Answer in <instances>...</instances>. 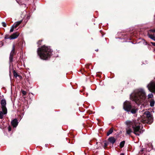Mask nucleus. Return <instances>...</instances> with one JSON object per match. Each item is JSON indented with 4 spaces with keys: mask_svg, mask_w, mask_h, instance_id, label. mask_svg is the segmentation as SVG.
<instances>
[{
    "mask_svg": "<svg viewBox=\"0 0 155 155\" xmlns=\"http://www.w3.org/2000/svg\"><path fill=\"white\" fill-rule=\"evenodd\" d=\"M130 98L138 104L142 103L145 99L146 93L143 89L140 88L135 91L130 95Z\"/></svg>",
    "mask_w": 155,
    "mask_h": 155,
    "instance_id": "nucleus-1",
    "label": "nucleus"
},
{
    "mask_svg": "<svg viewBox=\"0 0 155 155\" xmlns=\"http://www.w3.org/2000/svg\"><path fill=\"white\" fill-rule=\"evenodd\" d=\"M52 51L48 46L43 45L38 49L37 53L40 58L43 60H47L49 58Z\"/></svg>",
    "mask_w": 155,
    "mask_h": 155,
    "instance_id": "nucleus-2",
    "label": "nucleus"
},
{
    "mask_svg": "<svg viewBox=\"0 0 155 155\" xmlns=\"http://www.w3.org/2000/svg\"><path fill=\"white\" fill-rule=\"evenodd\" d=\"M134 122L132 125L134 133L137 136H139L143 132L140 127V124L138 123L136 121H132Z\"/></svg>",
    "mask_w": 155,
    "mask_h": 155,
    "instance_id": "nucleus-3",
    "label": "nucleus"
},
{
    "mask_svg": "<svg viewBox=\"0 0 155 155\" xmlns=\"http://www.w3.org/2000/svg\"><path fill=\"white\" fill-rule=\"evenodd\" d=\"M125 124L127 125L126 128V135H130L131 133L133 132V130L131 128L132 125L134 122L132 121L127 120L125 122Z\"/></svg>",
    "mask_w": 155,
    "mask_h": 155,
    "instance_id": "nucleus-4",
    "label": "nucleus"
},
{
    "mask_svg": "<svg viewBox=\"0 0 155 155\" xmlns=\"http://www.w3.org/2000/svg\"><path fill=\"white\" fill-rule=\"evenodd\" d=\"M132 106L130 103L129 101H126L124 103L123 108L127 112L130 111Z\"/></svg>",
    "mask_w": 155,
    "mask_h": 155,
    "instance_id": "nucleus-5",
    "label": "nucleus"
},
{
    "mask_svg": "<svg viewBox=\"0 0 155 155\" xmlns=\"http://www.w3.org/2000/svg\"><path fill=\"white\" fill-rule=\"evenodd\" d=\"M15 46L14 45H13L12 46V50L11 52L10 53V55L9 57V61L10 62H11L13 61V56L15 54Z\"/></svg>",
    "mask_w": 155,
    "mask_h": 155,
    "instance_id": "nucleus-6",
    "label": "nucleus"
},
{
    "mask_svg": "<svg viewBox=\"0 0 155 155\" xmlns=\"http://www.w3.org/2000/svg\"><path fill=\"white\" fill-rule=\"evenodd\" d=\"M151 32H155V29L150 30L148 32V35L149 37L155 41V36L153 35L150 34Z\"/></svg>",
    "mask_w": 155,
    "mask_h": 155,
    "instance_id": "nucleus-7",
    "label": "nucleus"
},
{
    "mask_svg": "<svg viewBox=\"0 0 155 155\" xmlns=\"http://www.w3.org/2000/svg\"><path fill=\"white\" fill-rule=\"evenodd\" d=\"M19 35V33L18 32H16L13 33L10 36L9 39L12 40L17 38Z\"/></svg>",
    "mask_w": 155,
    "mask_h": 155,
    "instance_id": "nucleus-8",
    "label": "nucleus"
},
{
    "mask_svg": "<svg viewBox=\"0 0 155 155\" xmlns=\"http://www.w3.org/2000/svg\"><path fill=\"white\" fill-rule=\"evenodd\" d=\"M143 116L144 117H146L148 120L151 119L150 113L148 111L145 112Z\"/></svg>",
    "mask_w": 155,
    "mask_h": 155,
    "instance_id": "nucleus-9",
    "label": "nucleus"
},
{
    "mask_svg": "<svg viewBox=\"0 0 155 155\" xmlns=\"http://www.w3.org/2000/svg\"><path fill=\"white\" fill-rule=\"evenodd\" d=\"M1 104L2 110H7L6 107V101L5 100H2L1 101Z\"/></svg>",
    "mask_w": 155,
    "mask_h": 155,
    "instance_id": "nucleus-10",
    "label": "nucleus"
},
{
    "mask_svg": "<svg viewBox=\"0 0 155 155\" xmlns=\"http://www.w3.org/2000/svg\"><path fill=\"white\" fill-rule=\"evenodd\" d=\"M7 113V110H2L0 111V119L3 118L4 115H5Z\"/></svg>",
    "mask_w": 155,
    "mask_h": 155,
    "instance_id": "nucleus-11",
    "label": "nucleus"
},
{
    "mask_svg": "<svg viewBox=\"0 0 155 155\" xmlns=\"http://www.w3.org/2000/svg\"><path fill=\"white\" fill-rule=\"evenodd\" d=\"M117 138H114V137H110L108 138V141L110 143L113 144L116 142Z\"/></svg>",
    "mask_w": 155,
    "mask_h": 155,
    "instance_id": "nucleus-12",
    "label": "nucleus"
},
{
    "mask_svg": "<svg viewBox=\"0 0 155 155\" xmlns=\"http://www.w3.org/2000/svg\"><path fill=\"white\" fill-rule=\"evenodd\" d=\"M137 111V108L136 107L132 106L130 109V112L133 114H134L136 113Z\"/></svg>",
    "mask_w": 155,
    "mask_h": 155,
    "instance_id": "nucleus-13",
    "label": "nucleus"
},
{
    "mask_svg": "<svg viewBox=\"0 0 155 155\" xmlns=\"http://www.w3.org/2000/svg\"><path fill=\"white\" fill-rule=\"evenodd\" d=\"M12 126L14 127H16L18 124V122L16 119H14L11 122Z\"/></svg>",
    "mask_w": 155,
    "mask_h": 155,
    "instance_id": "nucleus-14",
    "label": "nucleus"
},
{
    "mask_svg": "<svg viewBox=\"0 0 155 155\" xmlns=\"http://www.w3.org/2000/svg\"><path fill=\"white\" fill-rule=\"evenodd\" d=\"M22 22V20L15 22L13 25V27L16 28L18 25H19Z\"/></svg>",
    "mask_w": 155,
    "mask_h": 155,
    "instance_id": "nucleus-15",
    "label": "nucleus"
},
{
    "mask_svg": "<svg viewBox=\"0 0 155 155\" xmlns=\"http://www.w3.org/2000/svg\"><path fill=\"white\" fill-rule=\"evenodd\" d=\"M155 101L153 99H152L150 101V105L151 107H153L154 106Z\"/></svg>",
    "mask_w": 155,
    "mask_h": 155,
    "instance_id": "nucleus-16",
    "label": "nucleus"
},
{
    "mask_svg": "<svg viewBox=\"0 0 155 155\" xmlns=\"http://www.w3.org/2000/svg\"><path fill=\"white\" fill-rule=\"evenodd\" d=\"M113 132V129L112 128H110L109 131L107 133V136H108L110 134H111Z\"/></svg>",
    "mask_w": 155,
    "mask_h": 155,
    "instance_id": "nucleus-17",
    "label": "nucleus"
},
{
    "mask_svg": "<svg viewBox=\"0 0 155 155\" xmlns=\"http://www.w3.org/2000/svg\"><path fill=\"white\" fill-rule=\"evenodd\" d=\"M124 143H125V141H122L120 143V147L121 148L123 147L124 146Z\"/></svg>",
    "mask_w": 155,
    "mask_h": 155,
    "instance_id": "nucleus-18",
    "label": "nucleus"
},
{
    "mask_svg": "<svg viewBox=\"0 0 155 155\" xmlns=\"http://www.w3.org/2000/svg\"><path fill=\"white\" fill-rule=\"evenodd\" d=\"M153 97V95L152 93L148 94L147 96V97L148 99L152 98Z\"/></svg>",
    "mask_w": 155,
    "mask_h": 155,
    "instance_id": "nucleus-19",
    "label": "nucleus"
},
{
    "mask_svg": "<svg viewBox=\"0 0 155 155\" xmlns=\"http://www.w3.org/2000/svg\"><path fill=\"white\" fill-rule=\"evenodd\" d=\"M148 146L150 148V149H152L153 147V146H152V143H149L148 145Z\"/></svg>",
    "mask_w": 155,
    "mask_h": 155,
    "instance_id": "nucleus-20",
    "label": "nucleus"
},
{
    "mask_svg": "<svg viewBox=\"0 0 155 155\" xmlns=\"http://www.w3.org/2000/svg\"><path fill=\"white\" fill-rule=\"evenodd\" d=\"M15 28L13 27V26L12 27L10 30V32H12L14 31V28Z\"/></svg>",
    "mask_w": 155,
    "mask_h": 155,
    "instance_id": "nucleus-21",
    "label": "nucleus"
},
{
    "mask_svg": "<svg viewBox=\"0 0 155 155\" xmlns=\"http://www.w3.org/2000/svg\"><path fill=\"white\" fill-rule=\"evenodd\" d=\"M2 26L4 27H6V23L4 22H2Z\"/></svg>",
    "mask_w": 155,
    "mask_h": 155,
    "instance_id": "nucleus-22",
    "label": "nucleus"
},
{
    "mask_svg": "<svg viewBox=\"0 0 155 155\" xmlns=\"http://www.w3.org/2000/svg\"><path fill=\"white\" fill-rule=\"evenodd\" d=\"M14 75L15 77H17L18 76V74L16 72H14Z\"/></svg>",
    "mask_w": 155,
    "mask_h": 155,
    "instance_id": "nucleus-23",
    "label": "nucleus"
},
{
    "mask_svg": "<svg viewBox=\"0 0 155 155\" xmlns=\"http://www.w3.org/2000/svg\"><path fill=\"white\" fill-rule=\"evenodd\" d=\"M144 150H145V149H142L140 150V153H142Z\"/></svg>",
    "mask_w": 155,
    "mask_h": 155,
    "instance_id": "nucleus-24",
    "label": "nucleus"
},
{
    "mask_svg": "<svg viewBox=\"0 0 155 155\" xmlns=\"http://www.w3.org/2000/svg\"><path fill=\"white\" fill-rule=\"evenodd\" d=\"M10 37H8V35H6L5 36V39H9Z\"/></svg>",
    "mask_w": 155,
    "mask_h": 155,
    "instance_id": "nucleus-25",
    "label": "nucleus"
},
{
    "mask_svg": "<svg viewBox=\"0 0 155 155\" xmlns=\"http://www.w3.org/2000/svg\"><path fill=\"white\" fill-rule=\"evenodd\" d=\"M22 93L24 95H25L26 94V91H23Z\"/></svg>",
    "mask_w": 155,
    "mask_h": 155,
    "instance_id": "nucleus-26",
    "label": "nucleus"
},
{
    "mask_svg": "<svg viewBox=\"0 0 155 155\" xmlns=\"http://www.w3.org/2000/svg\"><path fill=\"white\" fill-rule=\"evenodd\" d=\"M11 128L10 127H9L8 128V131H10L11 130Z\"/></svg>",
    "mask_w": 155,
    "mask_h": 155,
    "instance_id": "nucleus-27",
    "label": "nucleus"
},
{
    "mask_svg": "<svg viewBox=\"0 0 155 155\" xmlns=\"http://www.w3.org/2000/svg\"><path fill=\"white\" fill-rule=\"evenodd\" d=\"M151 43L152 45L155 46V42H152Z\"/></svg>",
    "mask_w": 155,
    "mask_h": 155,
    "instance_id": "nucleus-28",
    "label": "nucleus"
},
{
    "mask_svg": "<svg viewBox=\"0 0 155 155\" xmlns=\"http://www.w3.org/2000/svg\"><path fill=\"white\" fill-rule=\"evenodd\" d=\"M147 150L148 151H149L150 150V149L149 150V149H147Z\"/></svg>",
    "mask_w": 155,
    "mask_h": 155,
    "instance_id": "nucleus-29",
    "label": "nucleus"
},
{
    "mask_svg": "<svg viewBox=\"0 0 155 155\" xmlns=\"http://www.w3.org/2000/svg\"><path fill=\"white\" fill-rule=\"evenodd\" d=\"M120 155H124V154L123 153H121Z\"/></svg>",
    "mask_w": 155,
    "mask_h": 155,
    "instance_id": "nucleus-30",
    "label": "nucleus"
},
{
    "mask_svg": "<svg viewBox=\"0 0 155 155\" xmlns=\"http://www.w3.org/2000/svg\"><path fill=\"white\" fill-rule=\"evenodd\" d=\"M105 146H107V144H106V143H105Z\"/></svg>",
    "mask_w": 155,
    "mask_h": 155,
    "instance_id": "nucleus-31",
    "label": "nucleus"
},
{
    "mask_svg": "<svg viewBox=\"0 0 155 155\" xmlns=\"http://www.w3.org/2000/svg\"><path fill=\"white\" fill-rule=\"evenodd\" d=\"M98 49L96 50V51H98Z\"/></svg>",
    "mask_w": 155,
    "mask_h": 155,
    "instance_id": "nucleus-32",
    "label": "nucleus"
}]
</instances>
